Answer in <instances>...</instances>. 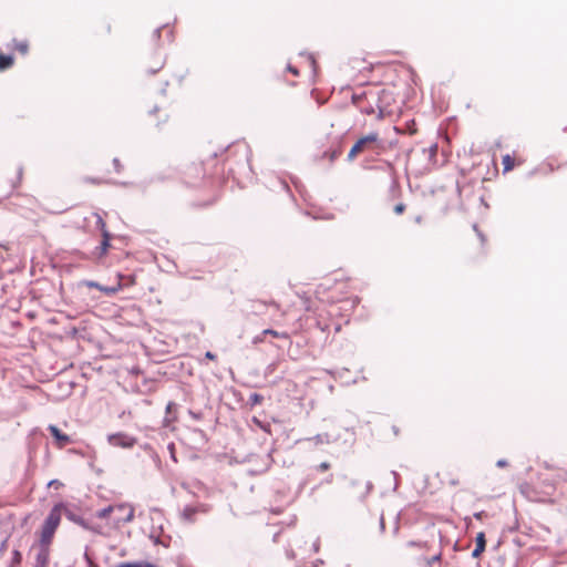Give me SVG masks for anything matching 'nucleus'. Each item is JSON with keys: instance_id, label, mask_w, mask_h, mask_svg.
<instances>
[{"instance_id": "63", "label": "nucleus", "mask_w": 567, "mask_h": 567, "mask_svg": "<svg viewBox=\"0 0 567 567\" xmlns=\"http://www.w3.org/2000/svg\"><path fill=\"white\" fill-rule=\"evenodd\" d=\"M17 176H18V183H21L22 182V177H23V166H19L18 167Z\"/></svg>"}, {"instance_id": "53", "label": "nucleus", "mask_w": 567, "mask_h": 567, "mask_svg": "<svg viewBox=\"0 0 567 567\" xmlns=\"http://www.w3.org/2000/svg\"><path fill=\"white\" fill-rule=\"evenodd\" d=\"M330 467H331V464H330L329 462H327V461H323V462H321V463L317 466V470H318L319 472H326V471L330 470Z\"/></svg>"}, {"instance_id": "51", "label": "nucleus", "mask_w": 567, "mask_h": 567, "mask_svg": "<svg viewBox=\"0 0 567 567\" xmlns=\"http://www.w3.org/2000/svg\"><path fill=\"white\" fill-rule=\"evenodd\" d=\"M473 517L477 520H483L484 518L488 517V513L485 511H478L473 514Z\"/></svg>"}, {"instance_id": "16", "label": "nucleus", "mask_w": 567, "mask_h": 567, "mask_svg": "<svg viewBox=\"0 0 567 567\" xmlns=\"http://www.w3.org/2000/svg\"><path fill=\"white\" fill-rule=\"evenodd\" d=\"M167 179V176L164 175L163 173H157L153 176H151L150 178L147 179H144L141 185L146 188L148 185L151 184H154V183H164L165 181Z\"/></svg>"}, {"instance_id": "54", "label": "nucleus", "mask_w": 567, "mask_h": 567, "mask_svg": "<svg viewBox=\"0 0 567 567\" xmlns=\"http://www.w3.org/2000/svg\"><path fill=\"white\" fill-rule=\"evenodd\" d=\"M8 543H9V536H7L1 543H0V557L4 554V551L8 549Z\"/></svg>"}, {"instance_id": "6", "label": "nucleus", "mask_w": 567, "mask_h": 567, "mask_svg": "<svg viewBox=\"0 0 567 567\" xmlns=\"http://www.w3.org/2000/svg\"><path fill=\"white\" fill-rule=\"evenodd\" d=\"M48 431H49L50 435L52 436L54 444L59 449H62V447H64L68 444H71L73 442L72 437L69 434L64 433L55 424H49L48 425Z\"/></svg>"}, {"instance_id": "23", "label": "nucleus", "mask_w": 567, "mask_h": 567, "mask_svg": "<svg viewBox=\"0 0 567 567\" xmlns=\"http://www.w3.org/2000/svg\"><path fill=\"white\" fill-rule=\"evenodd\" d=\"M503 173L511 172L514 168V162L509 154L502 156Z\"/></svg>"}, {"instance_id": "4", "label": "nucleus", "mask_w": 567, "mask_h": 567, "mask_svg": "<svg viewBox=\"0 0 567 567\" xmlns=\"http://www.w3.org/2000/svg\"><path fill=\"white\" fill-rule=\"evenodd\" d=\"M382 145V141L377 132H370L369 134L360 136L348 152L347 161L352 162L360 152H364L371 148V145Z\"/></svg>"}, {"instance_id": "60", "label": "nucleus", "mask_w": 567, "mask_h": 567, "mask_svg": "<svg viewBox=\"0 0 567 567\" xmlns=\"http://www.w3.org/2000/svg\"><path fill=\"white\" fill-rule=\"evenodd\" d=\"M167 41L172 43L175 39V33L173 29H169L166 33Z\"/></svg>"}, {"instance_id": "3", "label": "nucleus", "mask_w": 567, "mask_h": 567, "mask_svg": "<svg viewBox=\"0 0 567 567\" xmlns=\"http://www.w3.org/2000/svg\"><path fill=\"white\" fill-rule=\"evenodd\" d=\"M117 282L113 286H105L100 284L99 281L91 279H83L76 284L78 289L82 287H86L90 289H96L103 292L107 297L115 296L118 291H121L125 286L133 284V279L131 276H125L122 272H116Z\"/></svg>"}, {"instance_id": "46", "label": "nucleus", "mask_w": 567, "mask_h": 567, "mask_svg": "<svg viewBox=\"0 0 567 567\" xmlns=\"http://www.w3.org/2000/svg\"><path fill=\"white\" fill-rule=\"evenodd\" d=\"M81 523H78L76 525L81 526L85 530H93L91 524L87 519H85L83 516L80 518Z\"/></svg>"}, {"instance_id": "15", "label": "nucleus", "mask_w": 567, "mask_h": 567, "mask_svg": "<svg viewBox=\"0 0 567 567\" xmlns=\"http://www.w3.org/2000/svg\"><path fill=\"white\" fill-rule=\"evenodd\" d=\"M13 48L21 53L22 55H27L29 53L30 44L28 40H18L12 39Z\"/></svg>"}, {"instance_id": "2", "label": "nucleus", "mask_w": 567, "mask_h": 567, "mask_svg": "<svg viewBox=\"0 0 567 567\" xmlns=\"http://www.w3.org/2000/svg\"><path fill=\"white\" fill-rule=\"evenodd\" d=\"M63 504H54L43 519L38 532L37 545L39 547L50 548L55 532L61 523V506Z\"/></svg>"}, {"instance_id": "32", "label": "nucleus", "mask_w": 567, "mask_h": 567, "mask_svg": "<svg viewBox=\"0 0 567 567\" xmlns=\"http://www.w3.org/2000/svg\"><path fill=\"white\" fill-rule=\"evenodd\" d=\"M267 308V305L262 301H252L251 311L254 313H261Z\"/></svg>"}, {"instance_id": "29", "label": "nucleus", "mask_w": 567, "mask_h": 567, "mask_svg": "<svg viewBox=\"0 0 567 567\" xmlns=\"http://www.w3.org/2000/svg\"><path fill=\"white\" fill-rule=\"evenodd\" d=\"M169 27V23H164L162 25H159L158 28H156L154 31H153V34H152V38L153 40L158 43L159 40H161V37H162V31L166 28Z\"/></svg>"}, {"instance_id": "64", "label": "nucleus", "mask_w": 567, "mask_h": 567, "mask_svg": "<svg viewBox=\"0 0 567 567\" xmlns=\"http://www.w3.org/2000/svg\"><path fill=\"white\" fill-rule=\"evenodd\" d=\"M464 523H465V526H466V528H467V529H468V528H473V520H472V517L466 516V517L464 518Z\"/></svg>"}, {"instance_id": "14", "label": "nucleus", "mask_w": 567, "mask_h": 567, "mask_svg": "<svg viewBox=\"0 0 567 567\" xmlns=\"http://www.w3.org/2000/svg\"><path fill=\"white\" fill-rule=\"evenodd\" d=\"M113 237H114V234H112V233H105L104 235H102V239L99 244L100 252H104L107 256L109 250L112 248L111 240Z\"/></svg>"}, {"instance_id": "11", "label": "nucleus", "mask_w": 567, "mask_h": 567, "mask_svg": "<svg viewBox=\"0 0 567 567\" xmlns=\"http://www.w3.org/2000/svg\"><path fill=\"white\" fill-rule=\"evenodd\" d=\"M198 509L194 505H185L181 511V518L186 523H194Z\"/></svg>"}, {"instance_id": "10", "label": "nucleus", "mask_w": 567, "mask_h": 567, "mask_svg": "<svg viewBox=\"0 0 567 567\" xmlns=\"http://www.w3.org/2000/svg\"><path fill=\"white\" fill-rule=\"evenodd\" d=\"M50 563V548L39 547L33 567H48Z\"/></svg>"}, {"instance_id": "49", "label": "nucleus", "mask_w": 567, "mask_h": 567, "mask_svg": "<svg viewBox=\"0 0 567 567\" xmlns=\"http://www.w3.org/2000/svg\"><path fill=\"white\" fill-rule=\"evenodd\" d=\"M63 486V483L59 481L58 478H53L49 481L48 487H54L55 489H59Z\"/></svg>"}, {"instance_id": "41", "label": "nucleus", "mask_w": 567, "mask_h": 567, "mask_svg": "<svg viewBox=\"0 0 567 567\" xmlns=\"http://www.w3.org/2000/svg\"><path fill=\"white\" fill-rule=\"evenodd\" d=\"M193 432H194V434H196V435H198L200 437L203 443H207L208 442V436L205 433V431H203L202 429L195 427L193 430Z\"/></svg>"}, {"instance_id": "47", "label": "nucleus", "mask_w": 567, "mask_h": 567, "mask_svg": "<svg viewBox=\"0 0 567 567\" xmlns=\"http://www.w3.org/2000/svg\"><path fill=\"white\" fill-rule=\"evenodd\" d=\"M133 519H134V508L131 507V509L126 514V516L123 517L122 519H120L118 522H122V523L126 524V523H131Z\"/></svg>"}, {"instance_id": "35", "label": "nucleus", "mask_w": 567, "mask_h": 567, "mask_svg": "<svg viewBox=\"0 0 567 567\" xmlns=\"http://www.w3.org/2000/svg\"><path fill=\"white\" fill-rule=\"evenodd\" d=\"M106 184L114 185V186H121V187H128V186L133 185V183H131V182L116 181V179H112V178H106Z\"/></svg>"}, {"instance_id": "36", "label": "nucleus", "mask_w": 567, "mask_h": 567, "mask_svg": "<svg viewBox=\"0 0 567 567\" xmlns=\"http://www.w3.org/2000/svg\"><path fill=\"white\" fill-rule=\"evenodd\" d=\"M472 228L476 233V236L478 237L481 244L484 245L487 240L486 235L478 228L477 224H473Z\"/></svg>"}, {"instance_id": "62", "label": "nucleus", "mask_w": 567, "mask_h": 567, "mask_svg": "<svg viewBox=\"0 0 567 567\" xmlns=\"http://www.w3.org/2000/svg\"><path fill=\"white\" fill-rule=\"evenodd\" d=\"M172 540V536H167L165 540H161V544L163 547L168 548Z\"/></svg>"}, {"instance_id": "45", "label": "nucleus", "mask_w": 567, "mask_h": 567, "mask_svg": "<svg viewBox=\"0 0 567 567\" xmlns=\"http://www.w3.org/2000/svg\"><path fill=\"white\" fill-rule=\"evenodd\" d=\"M346 302L350 303L351 309H354L361 302V298L359 296H353L350 299H348Z\"/></svg>"}, {"instance_id": "31", "label": "nucleus", "mask_w": 567, "mask_h": 567, "mask_svg": "<svg viewBox=\"0 0 567 567\" xmlns=\"http://www.w3.org/2000/svg\"><path fill=\"white\" fill-rule=\"evenodd\" d=\"M262 334H266V336H274V337H277V338H285V339H289V336L288 333L286 332H278L271 328H267L265 330H262Z\"/></svg>"}, {"instance_id": "56", "label": "nucleus", "mask_w": 567, "mask_h": 567, "mask_svg": "<svg viewBox=\"0 0 567 567\" xmlns=\"http://www.w3.org/2000/svg\"><path fill=\"white\" fill-rule=\"evenodd\" d=\"M441 553L433 555L431 558L427 559V566H432L434 563L439 561L441 559Z\"/></svg>"}, {"instance_id": "48", "label": "nucleus", "mask_w": 567, "mask_h": 567, "mask_svg": "<svg viewBox=\"0 0 567 567\" xmlns=\"http://www.w3.org/2000/svg\"><path fill=\"white\" fill-rule=\"evenodd\" d=\"M409 547H427V543L421 540H409L406 543Z\"/></svg>"}, {"instance_id": "22", "label": "nucleus", "mask_w": 567, "mask_h": 567, "mask_svg": "<svg viewBox=\"0 0 567 567\" xmlns=\"http://www.w3.org/2000/svg\"><path fill=\"white\" fill-rule=\"evenodd\" d=\"M105 257L104 252H100L99 245L89 254V260H93L95 264H101Z\"/></svg>"}, {"instance_id": "21", "label": "nucleus", "mask_w": 567, "mask_h": 567, "mask_svg": "<svg viewBox=\"0 0 567 567\" xmlns=\"http://www.w3.org/2000/svg\"><path fill=\"white\" fill-rule=\"evenodd\" d=\"M276 183L280 186V188H281L282 190H285V192L288 194V196H289L293 202H296L295 195H293V193H292V190H291V188H290V185H289V183L287 182V179H286V178H284V177H278V178H277V181H276Z\"/></svg>"}, {"instance_id": "59", "label": "nucleus", "mask_w": 567, "mask_h": 567, "mask_svg": "<svg viewBox=\"0 0 567 567\" xmlns=\"http://www.w3.org/2000/svg\"><path fill=\"white\" fill-rule=\"evenodd\" d=\"M204 359L213 361V360L217 359V354L214 353L213 351H206L205 354H204Z\"/></svg>"}, {"instance_id": "42", "label": "nucleus", "mask_w": 567, "mask_h": 567, "mask_svg": "<svg viewBox=\"0 0 567 567\" xmlns=\"http://www.w3.org/2000/svg\"><path fill=\"white\" fill-rule=\"evenodd\" d=\"M405 209H406V206L404 203H398L393 207V213L395 215H402L405 212Z\"/></svg>"}, {"instance_id": "58", "label": "nucleus", "mask_w": 567, "mask_h": 567, "mask_svg": "<svg viewBox=\"0 0 567 567\" xmlns=\"http://www.w3.org/2000/svg\"><path fill=\"white\" fill-rule=\"evenodd\" d=\"M496 466L498 468H504V467L508 466V461L506 458H499L496 462Z\"/></svg>"}, {"instance_id": "40", "label": "nucleus", "mask_w": 567, "mask_h": 567, "mask_svg": "<svg viewBox=\"0 0 567 567\" xmlns=\"http://www.w3.org/2000/svg\"><path fill=\"white\" fill-rule=\"evenodd\" d=\"M20 184L21 183H18V178L12 181L11 184H10V189H9L8 193H6L3 195V198H9L12 195V193L14 192V189H17L20 186Z\"/></svg>"}, {"instance_id": "20", "label": "nucleus", "mask_w": 567, "mask_h": 567, "mask_svg": "<svg viewBox=\"0 0 567 567\" xmlns=\"http://www.w3.org/2000/svg\"><path fill=\"white\" fill-rule=\"evenodd\" d=\"M22 563V553L14 548L11 553V559L8 567H20Z\"/></svg>"}, {"instance_id": "13", "label": "nucleus", "mask_w": 567, "mask_h": 567, "mask_svg": "<svg viewBox=\"0 0 567 567\" xmlns=\"http://www.w3.org/2000/svg\"><path fill=\"white\" fill-rule=\"evenodd\" d=\"M113 567H157V565L152 561L141 559V560L121 561Z\"/></svg>"}, {"instance_id": "44", "label": "nucleus", "mask_w": 567, "mask_h": 567, "mask_svg": "<svg viewBox=\"0 0 567 567\" xmlns=\"http://www.w3.org/2000/svg\"><path fill=\"white\" fill-rule=\"evenodd\" d=\"M167 450L169 451L171 453V458L173 462L177 463V457H176V454H175V451H176V446H175V443L171 442L167 444Z\"/></svg>"}, {"instance_id": "5", "label": "nucleus", "mask_w": 567, "mask_h": 567, "mask_svg": "<svg viewBox=\"0 0 567 567\" xmlns=\"http://www.w3.org/2000/svg\"><path fill=\"white\" fill-rule=\"evenodd\" d=\"M109 444L121 447V449H132L137 443V439L133 435L127 434L126 432H115L107 434Z\"/></svg>"}, {"instance_id": "18", "label": "nucleus", "mask_w": 567, "mask_h": 567, "mask_svg": "<svg viewBox=\"0 0 567 567\" xmlns=\"http://www.w3.org/2000/svg\"><path fill=\"white\" fill-rule=\"evenodd\" d=\"M264 395L258 393V392H251L249 394V398H248V401H247V405L252 409L259 404H261L264 402Z\"/></svg>"}, {"instance_id": "12", "label": "nucleus", "mask_w": 567, "mask_h": 567, "mask_svg": "<svg viewBox=\"0 0 567 567\" xmlns=\"http://www.w3.org/2000/svg\"><path fill=\"white\" fill-rule=\"evenodd\" d=\"M16 58L13 53H3L0 50V72L11 69L14 64Z\"/></svg>"}, {"instance_id": "24", "label": "nucleus", "mask_w": 567, "mask_h": 567, "mask_svg": "<svg viewBox=\"0 0 567 567\" xmlns=\"http://www.w3.org/2000/svg\"><path fill=\"white\" fill-rule=\"evenodd\" d=\"M96 216V220H95V228L97 230H100L101 233V236L104 235L105 233H110L107 227H106V223L105 220L103 219L102 216H100L99 214H94Z\"/></svg>"}, {"instance_id": "25", "label": "nucleus", "mask_w": 567, "mask_h": 567, "mask_svg": "<svg viewBox=\"0 0 567 567\" xmlns=\"http://www.w3.org/2000/svg\"><path fill=\"white\" fill-rule=\"evenodd\" d=\"M114 508L115 507L113 505H107L96 512V517L100 519H106L110 517Z\"/></svg>"}, {"instance_id": "9", "label": "nucleus", "mask_w": 567, "mask_h": 567, "mask_svg": "<svg viewBox=\"0 0 567 567\" xmlns=\"http://www.w3.org/2000/svg\"><path fill=\"white\" fill-rule=\"evenodd\" d=\"M58 504H63L61 506V515L63 514L65 518L74 524L81 523L80 518L82 515L73 508L69 503L66 502H59Z\"/></svg>"}, {"instance_id": "43", "label": "nucleus", "mask_w": 567, "mask_h": 567, "mask_svg": "<svg viewBox=\"0 0 567 567\" xmlns=\"http://www.w3.org/2000/svg\"><path fill=\"white\" fill-rule=\"evenodd\" d=\"M188 414L195 421H200L204 416V413L202 411H194L192 409L188 410Z\"/></svg>"}, {"instance_id": "50", "label": "nucleus", "mask_w": 567, "mask_h": 567, "mask_svg": "<svg viewBox=\"0 0 567 567\" xmlns=\"http://www.w3.org/2000/svg\"><path fill=\"white\" fill-rule=\"evenodd\" d=\"M286 71L291 73L295 76H299V74H300L299 70L295 65H292L291 63H288L286 65Z\"/></svg>"}, {"instance_id": "55", "label": "nucleus", "mask_w": 567, "mask_h": 567, "mask_svg": "<svg viewBox=\"0 0 567 567\" xmlns=\"http://www.w3.org/2000/svg\"><path fill=\"white\" fill-rule=\"evenodd\" d=\"M148 538L155 545V546H158L161 544V538L158 535H156L154 532H152L150 535H148Z\"/></svg>"}, {"instance_id": "33", "label": "nucleus", "mask_w": 567, "mask_h": 567, "mask_svg": "<svg viewBox=\"0 0 567 567\" xmlns=\"http://www.w3.org/2000/svg\"><path fill=\"white\" fill-rule=\"evenodd\" d=\"M70 255L75 258V259H80V260H89V254L80 250V249H73L70 251Z\"/></svg>"}, {"instance_id": "37", "label": "nucleus", "mask_w": 567, "mask_h": 567, "mask_svg": "<svg viewBox=\"0 0 567 567\" xmlns=\"http://www.w3.org/2000/svg\"><path fill=\"white\" fill-rule=\"evenodd\" d=\"M235 144H236V142H233V143L228 144L227 146H225V147L220 148V151H219V152H217V151L213 152V153H212V155H210V157H212V158H216V157H218L219 155H223V154L228 153V152L230 151V148H231Z\"/></svg>"}, {"instance_id": "17", "label": "nucleus", "mask_w": 567, "mask_h": 567, "mask_svg": "<svg viewBox=\"0 0 567 567\" xmlns=\"http://www.w3.org/2000/svg\"><path fill=\"white\" fill-rule=\"evenodd\" d=\"M311 440H313L316 444H329L331 442H336L338 437H332L329 433H319L315 435Z\"/></svg>"}, {"instance_id": "28", "label": "nucleus", "mask_w": 567, "mask_h": 567, "mask_svg": "<svg viewBox=\"0 0 567 567\" xmlns=\"http://www.w3.org/2000/svg\"><path fill=\"white\" fill-rule=\"evenodd\" d=\"M35 454H37V444L31 441L28 444V458H29V463H33L34 462Z\"/></svg>"}, {"instance_id": "27", "label": "nucleus", "mask_w": 567, "mask_h": 567, "mask_svg": "<svg viewBox=\"0 0 567 567\" xmlns=\"http://www.w3.org/2000/svg\"><path fill=\"white\" fill-rule=\"evenodd\" d=\"M374 488V485L371 481H368L365 483V491L358 497V501L360 503H364L367 497L371 494V492L373 491Z\"/></svg>"}, {"instance_id": "19", "label": "nucleus", "mask_w": 567, "mask_h": 567, "mask_svg": "<svg viewBox=\"0 0 567 567\" xmlns=\"http://www.w3.org/2000/svg\"><path fill=\"white\" fill-rule=\"evenodd\" d=\"M177 410H178V404L174 401H169L165 408L166 419L175 421L177 419V416H176Z\"/></svg>"}, {"instance_id": "30", "label": "nucleus", "mask_w": 567, "mask_h": 567, "mask_svg": "<svg viewBox=\"0 0 567 567\" xmlns=\"http://www.w3.org/2000/svg\"><path fill=\"white\" fill-rule=\"evenodd\" d=\"M423 152H429V161L436 162L437 144H432L429 148H424Z\"/></svg>"}, {"instance_id": "34", "label": "nucleus", "mask_w": 567, "mask_h": 567, "mask_svg": "<svg viewBox=\"0 0 567 567\" xmlns=\"http://www.w3.org/2000/svg\"><path fill=\"white\" fill-rule=\"evenodd\" d=\"M84 182H85V183H89V184H93V185H102V184H106V179H105V178H101V177H93V176H86V177H84Z\"/></svg>"}, {"instance_id": "61", "label": "nucleus", "mask_w": 567, "mask_h": 567, "mask_svg": "<svg viewBox=\"0 0 567 567\" xmlns=\"http://www.w3.org/2000/svg\"><path fill=\"white\" fill-rule=\"evenodd\" d=\"M311 549H312L313 553H319V550H320V539L319 538H317L315 540V543L312 544V548Z\"/></svg>"}, {"instance_id": "52", "label": "nucleus", "mask_w": 567, "mask_h": 567, "mask_svg": "<svg viewBox=\"0 0 567 567\" xmlns=\"http://www.w3.org/2000/svg\"><path fill=\"white\" fill-rule=\"evenodd\" d=\"M164 66V62L159 63L157 66L155 68H150L146 70V73L148 75H155L159 70H162V68Z\"/></svg>"}, {"instance_id": "39", "label": "nucleus", "mask_w": 567, "mask_h": 567, "mask_svg": "<svg viewBox=\"0 0 567 567\" xmlns=\"http://www.w3.org/2000/svg\"><path fill=\"white\" fill-rule=\"evenodd\" d=\"M112 165H113V168H114L115 173H117V174L122 173V171L124 169V166L121 163L118 157H114L112 159Z\"/></svg>"}, {"instance_id": "26", "label": "nucleus", "mask_w": 567, "mask_h": 567, "mask_svg": "<svg viewBox=\"0 0 567 567\" xmlns=\"http://www.w3.org/2000/svg\"><path fill=\"white\" fill-rule=\"evenodd\" d=\"M290 181L292 183V185L295 186L296 190L301 195V196H305V193H306V187L305 185L301 183V181L296 177V176H290Z\"/></svg>"}, {"instance_id": "38", "label": "nucleus", "mask_w": 567, "mask_h": 567, "mask_svg": "<svg viewBox=\"0 0 567 567\" xmlns=\"http://www.w3.org/2000/svg\"><path fill=\"white\" fill-rule=\"evenodd\" d=\"M299 55L301 56H308L309 61H310V64L312 66V70L316 71V68H317V61H316V58H315V54L311 53V52H307V51H301L299 53Z\"/></svg>"}, {"instance_id": "8", "label": "nucleus", "mask_w": 567, "mask_h": 567, "mask_svg": "<svg viewBox=\"0 0 567 567\" xmlns=\"http://www.w3.org/2000/svg\"><path fill=\"white\" fill-rule=\"evenodd\" d=\"M486 549V535L484 532H478L475 536V547L472 550V558H480Z\"/></svg>"}, {"instance_id": "1", "label": "nucleus", "mask_w": 567, "mask_h": 567, "mask_svg": "<svg viewBox=\"0 0 567 567\" xmlns=\"http://www.w3.org/2000/svg\"><path fill=\"white\" fill-rule=\"evenodd\" d=\"M390 95V92L382 89L377 92L373 91H362L361 93H353L351 95V102L355 105L361 113L367 115H371L374 113V106L371 100L375 101V105L379 110L378 117L383 118L384 109L381 106V103Z\"/></svg>"}, {"instance_id": "57", "label": "nucleus", "mask_w": 567, "mask_h": 567, "mask_svg": "<svg viewBox=\"0 0 567 567\" xmlns=\"http://www.w3.org/2000/svg\"><path fill=\"white\" fill-rule=\"evenodd\" d=\"M265 337H266V334H262V331H261L259 334L254 337L252 343L258 344V343L262 342Z\"/></svg>"}, {"instance_id": "7", "label": "nucleus", "mask_w": 567, "mask_h": 567, "mask_svg": "<svg viewBox=\"0 0 567 567\" xmlns=\"http://www.w3.org/2000/svg\"><path fill=\"white\" fill-rule=\"evenodd\" d=\"M344 135L340 136L336 143H332L329 148L322 153L323 158H328L330 162H334L343 151Z\"/></svg>"}]
</instances>
